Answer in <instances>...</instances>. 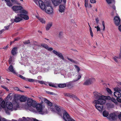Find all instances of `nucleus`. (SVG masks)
<instances>
[{
	"label": "nucleus",
	"mask_w": 121,
	"mask_h": 121,
	"mask_svg": "<svg viewBox=\"0 0 121 121\" xmlns=\"http://www.w3.org/2000/svg\"><path fill=\"white\" fill-rule=\"evenodd\" d=\"M94 97L97 100H95V107L99 111L102 112L103 109V105L106 102L105 99V96H101V94L96 92H94Z\"/></svg>",
	"instance_id": "f257e3e1"
},
{
	"label": "nucleus",
	"mask_w": 121,
	"mask_h": 121,
	"mask_svg": "<svg viewBox=\"0 0 121 121\" xmlns=\"http://www.w3.org/2000/svg\"><path fill=\"white\" fill-rule=\"evenodd\" d=\"M20 14H18L15 16V18L14 20V22H18L21 21L23 18L27 20L29 19L28 16L26 15L27 14V12L24 9L20 11Z\"/></svg>",
	"instance_id": "f03ea898"
},
{
	"label": "nucleus",
	"mask_w": 121,
	"mask_h": 121,
	"mask_svg": "<svg viewBox=\"0 0 121 121\" xmlns=\"http://www.w3.org/2000/svg\"><path fill=\"white\" fill-rule=\"evenodd\" d=\"M43 10H45L46 13L49 14H51L52 12V8L49 1L46 2L45 3V9Z\"/></svg>",
	"instance_id": "7ed1b4c3"
},
{
	"label": "nucleus",
	"mask_w": 121,
	"mask_h": 121,
	"mask_svg": "<svg viewBox=\"0 0 121 121\" xmlns=\"http://www.w3.org/2000/svg\"><path fill=\"white\" fill-rule=\"evenodd\" d=\"M36 104V103L35 101L31 98H28L27 99V103L26 104L28 107L27 108L26 107V108L28 109V107H30L31 106L33 107H35Z\"/></svg>",
	"instance_id": "20e7f679"
},
{
	"label": "nucleus",
	"mask_w": 121,
	"mask_h": 121,
	"mask_svg": "<svg viewBox=\"0 0 121 121\" xmlns=\"http://www.w3.org/2000/svg\"><path fill=\"white\" fill-rule=\"evenodd\" d=\"M63 112H64L63 113V118L65 121H75L70 117L69 115L66 111L65 110H63Z\"/></svg>",
	"instance_id": "39448f33"
},
{
	"label": "nucleus",
	"mask_w": 121,
	"mask_h": 121,
	"mask_svg": "<svg viewBox=\"0 0 121 121\" xmlns=\"http://www.w3.org/2000/svg\"><path fill=\"white\" fill-rule=\"evenodd\" d=\"M6 106L8 109L11 111L13 110H17L16 109L13 108L12 104L10 102H6Z\"/></svg>",
	"instance_id": "423d86ee"
},
{
	"label": "nucleus",
	"mask_w": 121,
	"mask_h": 121,
	"mask_svg": "<svg viewBox=\"0 0 121 121\" xmlns=\"http://www.w3.org/2000/svg\"><path fill=\"white\" fill-rule=\"evenodd\" d=\"M95 81L94 78H91L86 80L84 82L83 85H87L91 84Z\"/></svg>",
	"instance_id": "0eeeda50"
},
{
	"label": "nucleus",
	"mask_w": 121,
	"mask_h": 121,
	"mask_svg": "<svg viewBox=\"0 0 121 121\" xmlns=\"http://www.w3.org/2000/svg\"><path fill=\"white\" fill-rule=\"evenodd\" d=\"M12 9L15 12H19L20 13V11L22 10V7L21 6H14L12 7Z\"/></svg>",
	"instance_id": "6e6552de"
},
{
	"label": "nucleus",
	"mask_w": 121,
	"mask_h": 121,
	"mask_svg": "<svg viewBox=\"0 0 121 121\" xmlns=\"http://www.w3.org/2000/svg\"><path fill=\"white\" fill-rule=\"evenodd\" d=\"M107 118L111 121H114L117 119V116L115 113H111L110 114Z\"/></svg>",
	"instance_id": "1a4fd4ad"
},
{
	"label": "nucleus",
	"mask_w": 121,
	"mask_h": 121,
	"mask_svg": "<svg viewBox=\"0 0 121 121\" xmlns=\"http://www.w3.org/2000/svg\"><path fill=\"white\" fill-rule=\"evenodd\" d=\"M34 108H36L38 111L39 112H41L43 110V105L40 104L36 103Z\"/></svg>",
	"instance_id": "9d476101"
},
{
	"label": "nucleus",
	"mask_w": 121,
	"mask_h": 121,
	"mask_svg": "<svg viewBox=\"0 0 121 121\" xmlns=\"http://www.w3.org/2000/svg\"><path fill=\"white\" fill-rule=\"evenodd\" d=\"M114 20L115 24L116 26H118L120 22L121 19L120 17H118L116 16L114 17Z\"/></svg>",
	"instance_id": "9b49d317"
},
{
	"label": "nucleus",
	"mask_w": 121,
	"mask_h": 121,
	"mask_svg": "<svg viewBox=\"0 0 121 121\" xmlns=\"http://www.w3.org/2000/svg\"><path fill=\"white\" fill-rule=\"evenodd\" d=\"M53 52L54 54L58 56L61 59L63 60H64V56L62 53L59 52H57L55 50H53Z\"/></svg>",
	"instance_id": "f8f14e48"
},
{
	"label": "nucleus",
	"mask_w": 121,
	"mask_h": 121,
	"mask_svg": "<svg viewBox=\"0 0 121 121\" xmlns=\"http://www.w3.org/2000/svg\"><path fill=\"white\" fill-rule=\"evenodd\" d=\"M65 9V5L61 4L60 5L59 10L60 12L62 13L64 12Z\"/></svg>",
	"instance_id": "ddd939ff"
},
{
	"label": "nucleus",
	"mask_w": 121,
	"mask_h": 121,
	"mask_svg": "<svg viewBox=\"0 0 121 121\" xmlns=\"http://www.w3.org/2000/svg\"><path fill=\"white\" fill-rule=\"evenodd\" d=\"M38 3L40 8L42 10L44 9L45 4H44V2L41 0H39L38 2Z\"/></svg>",
	"instance_id": "4468645a"
},
{
	"label": "nucleus",
	"mask_w": 121,
	"mask_h": 121,
	"mask_svg": "<svg viewBox=\"0 0 121 121\" xmlns=\"http://www.w3.org/2000/svg\"><path fill=\"white\" fill-rule=\"evenodd\" d=\"M41 45L42 46L49 51H51L53 50V48H48V46L45 44H42Z\"/></svg>",
	"instance_id": "2eb2a0df"
},
{
	"label": "nucleus",
	"mask_w": 121,
	"mask_h": 121,
	"mask_svg": "<svg viewBox=\"0 0 121 121\" xmlns=\"http://www.w3.org/2000/svg\"><path fill=\"white\" fill-rule=\"evenodd\" d=\"M42 99L49 106H52V104L50 102L48 101L47 99L45 98H43Z\"/></svg>",
	"instance_id": "dca6fc26"
},
{
	"label": "nucleus",
	"mask_w": 121,
	"mask_h": 121,
	"mask_svg": "<svg viewBox=\"0 0 121 121\" xmlns=\"http://www.w3.org/2000/svg\"><path fill=\"white\" fill-rule=\"evenodd\" d=\"M17 48H14L12 49L11 51V53L13 55H15L17 54Z\"/></svg>",
	"instance_id": "f3484780"
},
{
	"label": "nucleus",
	"mask_w": 121,
	"mask_h": 121,
	"mask_svg": "<svg viewBox=\"0 0 121 121\" xmlns=\"http://www.w3.org/2000/svg\"><path fill=\"white\" fill-rule=\"evenodd\" d=\"M114 95L115 97L117 98H117L120 97L121 94L120 92L115 91L114 93Z\"/></svg>",
	"instance_id": "a211bd4d"
},
{
	"label": "nucleus",
	"mask_w": 121,
	"mask_h": 121,
	"mask_svg": "<svg viewBox=\"0 0 121 121\" xmlns=\"http://www.w3.org/2000/svg\"><path fill=\"white\" fill-rule=\"evenodd\" d=\"M7 6L10 7L13 5V4L10 1V0H4Z\"/></svg>",
	"instance_id": "6ab92c4d"
},
{
	"label": "nucleus",
	"mask_w": 121,
	"mask_h": 121,
	"mask_svg": "<svg viewBox=\"0 0 121 121\" xmlns=\"http://www.w3.org/2000/svg\"><path fill=\"white\" fill-rule=\"evenodd\" d=\"M27 97L24 96H21L19 99L20 101L21 102H25L27 100Z\"/></svg>",
	"instance_id": "aec40b11"
},
{
	"label": "nucleus",
	"mask_w": 121,
	"mask_h": 121,
	"mask_svg": "<svg viewBox=\"0 0 121 121\" xmlns=\"http://www.w3.org/2000/svg\"><path fill=\"white\" fill-rule=\"evenodd\" d=\"M55 108L57 111L58 112V113L60 112L61 110H62V111L63 110H64L61 108V107L60 106H59L57 105H55Z\"/></svg>",
	"instance_id": "412c9836"
},
{
	"label": "nucleus",
	"mask_w": 121,
	"mask_h": 121,
	"mask_svg": "<svg viewBox=\"0 0 121 121\" xmlns=\"http://www.w3.org/2000/svg\"><path fill=\"white\" fill-rule=\"evenodd\" d=\"M8 69L11 72L14 74L16 73V71L13 69V67L12 65H11L9 66V68Z\"/></svg>",
	"instance_id": "4be33fe9"
},
{
	"label": "nucleus",
	"mask_w": 121,
	"mask_h": 121,
	"mask_svg": "<svg viewBox=\"0 0 121 121\" xmlns=\"http://www.w3.org/2000/svg\"><path fill=\"white\" fill-rule=\"evenodd\" d=\"M66 86L68 88L71 89L73 87V85L71 82H69L67 84Z\"/></svg>",
	"instance_id": "5701e85b"
},
{
	"label": "nucleus",
	"mask_w": 121,
	"mask_h": 121,
	"mask_svg": "<svg viewBox=\"0 0 121 121\" xmlns=\"http://www.w3.org/2000/svg\"><path fill=\"white\" fill-rule=\"evenodd\" d=\"M62 1V0H55L54 5L56 6L60 3Z\"/></svg>",
	"instance_id": "b1692460"
},
{
	"label": "nucleus",
	"mask_w": 121,
	"mask_h": 121,
	"mask_svg": "<svg viewBox=\"0 0 121 121\" xmlns=\"http://www.w3.org/2000/svg\"><path fill=\"white\" fill-rule=\"evenodd\" d=\"M36 17L38 19L40 22L42 23H45V21L43 18L38 17V16H36Z\"/></svg>",
	"instance_id": "393cba45"
},
{
	"label": "nucleus",
	"mask_w": 121,
	"mask_h": 121,
	"mask_svg": "<svg viewBox=\"0 0 121 121\" xmlns=\"http://www.w3.org/2000/svg\"><path fill=\"white\" fill-rule=\"evenodd\" d=\"M52 23H48L46 27V30H49L51 26H52Z\"/></svg>",
	"instance_id": "a878e982"
},
{
	"label": "nucleus",
	"mask_w": 121,
	"mask_h": 121,
	"mask_svg": "<svg viewBox=\"0 0 121 121\" xmlns=\"http://www.w3.org/2000/svg\"><path fill=\"white\" fill-rule=\"evenodd\" d=\"M13 94V93H11L7 96L8 100H10L12 99Z\"/></svg>",
	"instance_id": "bb28decb"
},
{
	"label": "nucleus",
	"mask_w": 121,
	"mask_h": 121,
	"mask_svg": "<svg viewBox=\"0 0 121 121\" xmlns=\"http://www.w3.org/2000/svg\"><path fill=\"white\" fill-rule=\"evenodd\" d=\"M58 87L60 88H63L66 86V84L65 83L60 84H58Z\"/></svg>",
	"instance_id": "cd10ccee"
},
{
	"label": "nucleus",
	"mask_w": 121,
	"mask_h": 121,
	"mask_svg": "<svg viewBox=\"0 0 121 121\" xmlns=\"http://www.w3.org/2000/svg\"><path fill=\"white\" fill-rule=\"evenodd\" d=\"M103 114L104 117H107L109 115V113L108 112L104 111L103 112Z\"/></svg>",
	"instance_id": "c85d7f7f"
},
{
	"label": "nucleus",
	"mask_w": 121,
	"mask_h": 121,
	"mask_svg": "<svg viewBox=\"0 0 121 121\" xmlns=\"http://www.w3.org/2000/svg\"><path fill=\"white\" fill-rule=\"evenodd\" d=\"M0 105L3 108H4L5 107V102L3 101H2Z\"/></svg>",
	"instance_id": "c756f323"
},
{
	"label": "nucleus",
	"mask_w": 121,
	"mask_h": 121,
	"mask_svg": "<svg viewBox=\"0 0 121 121\" xmlns=\"http://www.w3.org/2000/svg\"><path fill=\"white\" fill-rule=\"evenodd\" d=\"M64 95L66 96L69 97L70 98L72 97V94H70L69 93H65L64 94Z\"/></svg>",
	"instance_id": "7c9ffc66"
},
{
	"label": "nucleus",
	"mask_w": 121,
	"mask_h": 121,
	"mask_svg": "<svg viewBox=\"0 0 121 121\" xmlns=\"http://www.w3.org/2000/svg\"><path fill=\"white\" fill-rule=\"evenodd\" d=\"M13 63L14 62V61L13 60H12V57L11 56L9 58V64H11V62Z\"/></svg>",
	"instance_id": "2f4dec72"
},
{
	"label": "nucleus",
	"mask_w": 121,
	"mask_h": 121,
	"mask_svg": "<svg viewBox=\"0 0 121 121\" xmlns=\"http://www.w3.org/2000/svg\"><path fill=\"white\" fill-rule=\"evenodd\" d=\"M26 81H28L30 82H34L35 81V80L32 79L26 78Z\"/></svg>",
	"instance_id": "473e14b6"
},
{
	"label": "nucleus",
	"mask_w": 121,
	"mask_h": 121,
	"mask_svg": "<svg viewBox=\"0 0 121 121\" xmlns=\"http://www.w3.org/2000/svg\"><path fill=\"white\" fill-rule=\"evenodd\" d=\"M114 90L115 91H117L118 92H120L121 91L120 89L118 87H116L114 88Z\"/></svg>",
	"instance_id": "72a5a7b5"
},
{
	"label": "nucleus",
	"mask_w": 121,
	"mask_h": 121,
	"mask_svg": "<svg viewBox=\"0 0 121 121\" xmlns=\"http://www.w3.org/2000/svg\"><path fill=\"white\" fill-rule=\"evenodd\" d=\"M72 97L73 98V99H75L77 100H79V99L75 95L72 94Z\"/></svg>",
	"instance_id": "f704fd0d"
},
{
	"label": "nucleus",
	"mask_w": 121,
	"mask_h": 121,
	"mask_svg": "<svg viewBox=\"0 0 121 121\" xmlns=\"http://www.w3.org/2000/svg\"><path fill=\"white\" fill-rule=\"evenodd\" d=\"M36 82L39 83L41 84H44V82L43 81H40L39 80H36Z\"/></svg>",
	"instance_id": "c9c22d12"
},
{
	"label": "nucleus",
	"mask_w": 121,
	"mask_h": 121,
	"mask_svg": "<svg viewBox=\"0 0 121 121\" xmlns=\"http://www.w3.org/2000/svg\"><path fill=\"white\" fill-rule=\"evenodd\" d=\"M84 5L85 7L86 8L88 6V0H85Z\"/></svg>",
	"instance_id": "e433bc0d"
},
{
	"label": "nucleus",
	"mask_w": 121,
	"mask_h": 121,
	"mask_svg": "<svg viewBox=\"0 0 121 121\" xmlns=\"http://www.w3.org/2000/svg\"><path fill=\"white\" fill-rule=\"evenodd\" d=\"M75 68L76 69V70L77 71V72L78 73H79V71L80 70V69L79 67L77 66L76 65H75L74 66Z\"/></svg>",
	"instance_id": "4c0bfd02"
},
{
	"label": "nucleus",
	"mask_w": 121,
	"mask_h": 121,
	"mask_svg": "<svg viewBox=\"0 0 121 121\" xmlns=\"http://www.w3.org/2000/svg\"><path fill=\"white\" fill-rule=\"evenodd\" d=\"M48 85L49 86H52L54 87H56L54 84L52 83H49L48 84Z\"/></svg>",
	"instance_id": "58836bf2"
},
{
	"label": "nucleus",
	"mask_w": 121,
	"mask_h": 121,
	"mask_svg": "<svg viewBox=\"0 0 121 121\" xmlns=\"http://www.w3.org/2000/svg\"><path fill=\"white\" fill-rule=\"evenodd\" d=\"M106 90L107 92L109 94H112V92L110 89L107 88L106 89Z\"/></svg>",
	"instance_id": "ea45409f"
},
{
	"label": "nucleus",
	"mask_w": 121,
	"mask_h": 121,
	"mask_svg": "<svg viewBox=\"0 0 121 121\" xmlns=\"http://www.w3.org/2000/svg\"><path fill=\"white\" fill-rule=\"evenodd\" d=\"M14 88L15 90H16L18 91H21L22 92H24V91H22L20 90L19 89V88L17 87H14Z\"/></svg>",
	"instance_id": "a19ab883"
},
{
	"label": "nucleus",
	"mask_w": 121,
	"mask_h": 121,
	"mask_svg": "<svg viewBox=\"0 0 121 121\" xmlns=\"http://www.w3.org/2000/svg\"><path fill=\"white\" fill-rule=\"evenodd\" d=\"M95 28H96L97 31L98 32L99 31H100V28L99 26H95Z\"/></svg>",
	"instance_id": "79ce46f5"
},
{
	"label": "nucleus",
	"mask_w": 121,
	"mask_h": 121,
	"mask_svg": "<svg viewBox=\"0 0 121 121\" xmlns=\"http://www.w3.org/2000/svg\"><path fill=\"white\" fill-rule=\"evenodd\" d=\"M102 24L103 26V31H104L105 30V23H104V21H103V22H102Z\"/></svg>",
	"instance_id": "37998d69"
},
{
	"label": "nucleus",
	"mask_w": 121,
	"mask_h": 121,
	"mask_svg": "<svg viewBox=\"0 0 121 121\" xmlns=\"http://www.w3.org/2000/svg\"><path fill=\"white\" fill-rule=\"evenodd\" d=\"M19 76L20 78H21L22 79H23L25 80H26V78L25 77H24L22 75H19Z\"/></svg>",
	"instance_id": "c03bdc74"
},
{
	"label": "nucleus",
	"mask_w": 121,
	"mask_h": 121,
	"mask_svg": "<svg viewBox=\"0 0 121 121\" xmlns=\"http://www.w3.org/2000/svg\"><path fill=\"white\" fill-rule=\"evenodd\" d=\"M108 1L109 2V3H108V2L107 3L108 4H109L113 3H114V0H109Z\"/></svg>",
	"instance_id": "a18cd8bd"
},
{
	"label": "nucleus",
	"mask_w": 121,
	"mask_h": 121,
	"mask_svg": "<svg viewBox=\"0 0 121 121\" xmlns=\"http://www.w3.org/2000/svg\"><path fill=\"white\" fill-rule=\"evenodd\" d=\"M30 43V41L29 40H28L27 41H25L23 43L25 44H28L29 43Z\"/></svg>",
	"instance_id": "49530a36"
},
{
	"label": "nucleus",
	"mask_w": 121,
	"mask_h": 121,
	"mask_svg": "<svg viewBox=\"0 0 121 121\" xmlns=\"http://www.w3.org/2000/svg\"><path fill=\"white\" fill-rule=\"evenodd\" d=\"M119 58L118 57L115 56L113 58V59L116 62H117L118 61L117 59Z\"/></svg>",
	"instance_id": "de8ad7c7"
},
{
	"label": "nucleus",
	"mask_w": 121,
	"mask_h": 121,
	"mask_svg": "<svg viewBox=\"0 0 121 121\" xmlns=\"http://www.w3.org/2000/svg\"><path fill=\"white\" fill-rule=\"evenodd\" d=\"M12 2L13 4H17V2L16 0H10Z\"/></svg>",
	"instance_id": "09e8293b"
},
{
	"label": "nucleus",
	"mask_w": 121,
	"mask_h": 121,
	"mask_svg": "<svg viewBox=\"0 0 121 121\" xmlns=\"http://www.w3.org/2000/svg\"><path fill=\"white\" fill-rule=\"evenodd\" d=\"M1 86L4 89H5L6 91H9V89L4 86Z\"/></svg>",
	"instance_id": "8fccbe9b"
},
{
	"label": "nucleus",
	"mask_w": 121,
	"mask_h": 121,
	"mask_svg": "<svg viewBox=\"0 0 121 121\" xmlns=\"http://www.w3.org/2000/svg\"><path fill=\"white\" fill-rule=\"evenodd\" d=\"M111 100L112 101L114 102V103H115L116 102V99L114 98H111Z\"/></svg>",
	"instance_id": "3c124183"
},
{
	"label": "nucleus",
	"mask_w": 121,
	"mask_h": 121,
	"mask_svg": "<svg viewBox=\"0 0 121 121\" xmlns=\"http://www.w3.org/2000/svg\"><path fill=\"white\" fill-rule=\"evenodd\" d=\"M46 93L50 95H53L54 94V93L53 92L49 91H47Z\"/></svg>",
	"instance_id": "603ef678"
},
{
	"label": "nucleus",
	"mask_w": 121,
	"mask_h": 121,
	"mask_svg": "<svg viewBox=\"0 0 121 121\" xmlns=\"http://www.w3.org/2000/svg\"><path fill=\"white\" fill-rule=\"evenodd\" d=\"M118 117L120 121H121V112L118 115Z\"/></svg>",
	"instance_id": "864d4df0"
},
{
	"label": "nucleus",
	"mask_w": 121,
	"mask_h": 121,
	"mask_svg": "<svg viewBox=\"0 0 121 121\" xmlns=\"http://www.w3.org/2000/svg\"><path fill=\"white\" fill-rule=\"evenodd\" d=\"M81 78V76L80 75H78V78L76 80V81H77L79 80Z\"/></svg>",
	"instance_id": "5fc2aeb1"
},
{
	"label": "nucleus",
	"mask_w": 121,
	"mask_h": 121,
	"mask_svg": "<svg viewBox=\"0 0 121 121\" xmlns=\"http://www.w3.org/2000/svg\"><path fill=\"white\" fill-rule=\"evenodd\" d=\"M67 59L69 61H71V62H73V63H75V61H74L73 60L71 59H70L69 58H67Z\"/></svg>",
	"instance_id": "6e6d98bb"
},
{
	"label": "nucleus",
	"mask_w": 121,
	"mask_h": 121,
	"mask_svg": "<svg viewBox=\"0 0 121 121\" xmlns=\"http://www.w3.org/2000/svg\"><path fill=\"white\" fill-rule=\"evenodd\" d=\"M90 2L91 3H95L96 2L95 0H90Z\"/></svg>",
	"instance_id": "4d7b16f0"
},
{
	"label": "nucleus",
	"mask_w": 121,
	"mask_h": 121,
	"mask_svg": "<svg viewBox=\"0 0 121 121\" xmlns=\"http://www.w3.org/2000/svg\"><path fill=\"white\" fill-rule=\"evenodd\" d=\"M9 25L6 26L4 27V28L5 29V30H8L9 28Z\"/></svg>",
	"instance_id": "13d9d810"
},
{
	"label": "nucleus",
	"mask_w": 121,
	"mask_h": 121,
	"mask_svg": "<svg viewBox=\"0 0 121 121\" xmlns=\"http://www.w3.org/2000/svg\"><path fill=\"white\" fill-rule=\"evenodd\" d=\"M20 39V38L19 37H17L14 39V40L15 41H17Z\"/></svg>",
	"instance_id": "bf43d9fd"
},
{
	"label": "nucleus",
	"mask_w": 121,
	"mask_h": 121,
	"mask_svg": "<svg viewBox=\"0 0 121 121\" xmlns=\"http://www.w3.org/2000/svg\"><path fill=\"white\" fill-rule=\"evenodd\" d=\"M95 21L96 22L97 24H98L99 22V18H96L95 19Z\"/></svg>",
	"instance_id": "052dcab7"
},
{
	"label": "nucleus",
	"mask_w": 121,
	"mask_h": 121,
	"mask_svg": "<svg viewBox=\"0 0 121 121\" xmlns=\"http://www.w3.org/2000/svg\"><path fill=\"white\" fill-rule=\"evenodd\" d=\"M117 100L118 102H119L121 103V99L119 98H118L117 99Z\"/></svg>",
	"instance_id": "680f3d73"
},
{
	"label": "nucleus",
	"mask_w": 121,
	"mask_h": 121,
	"mask_svg": "<svg viewBox=\"0 0 121 121\" xmlns=\"http://www.w3.org/2000/svg\"><path fill=\"white\" fill-rule=\"evenodd\" d=\"M62 33L61 32H60L59 33V36L60 37L62 35Z\"/></svg>",
	"instance_id": "e2e57ef3"
},
{
	"label": "nucleus",
	"mask_w": 121,
	"mask_h": 121,
	"mask_svg": "<svg viewBox=\"0 0 121 121\" xmlns=\"http://www.w3.org/2000/svg\"><path fill=\"white\" fill-rule=\"evenodd\" d=\"M111 7L113 8V9L114 10H115L116 9V7L114 5H113L112 6H111Z\"/></svg>",
	"instance_id": "0e129e2a"
},
{
	"label": "nucleus",
	"mask_w": 121,
	"mask_h": 121,
	"mask_svg": "<svg viewBox=\"0 0 121 121\" xmlns=\"http://www.w3.org/2000/svg\"><path fill=\"white\" fill-rule=\"evenodd\" d=\"M90 35H91V36L92 37H93V32H92V31H90Z\"/></svg>",
	"instance_id": "69168bd1"
},
{
	"label": "nucleus",
	"mask_w": 121,
	"mask_h": 121,
	"mask_svg": "<svg viewBox=\"0 0 121 121\" xmlns=\"http://www.w3.org/2000/svg\"><path fill=\"white\" fill-rule=\"evenodd\" d=\"M4 31V30L3 29L0 31V34H1Z\"/></svg>",
	"instance_id": "338daca9"
},
{
	"label": "nucleus",
	"mask_w": 121,
	"mask_h": 121,
	"mask_svg": "<svg viewBox=\"0 0 121 121\" xmlns=\"http://www.w3.org/2000/svg\"><path fill=\"white\" fill-rule=\"evenodd\" d=\"M119 30L121 31V25H120L119 26Z\"/></svg>",
	"instance_id": "774afa93"
}]
</instances>
